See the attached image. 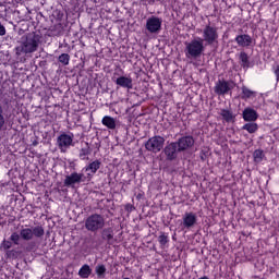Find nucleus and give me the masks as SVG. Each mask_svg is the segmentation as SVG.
Masks as SVG:
<instances>
[{"mask_svg": "<svg viewBox=\"0 0 279 279\" xmlns=\"http://www.w3.org/2000/svg\"><path fill=\"white\" fill-rule=\"evenodd\" d=\"M40 45V35L36 33H27L23 35L20 45L15 47V56H28V53H36Z\"/></svg>", "mask_w": 279, "mask_h": 279, "instance_id": "nucleus-1", "label": "nucleus"}, {"mask_svg": "<svg viewBox=\"0 0 279 279\" xmlns=\"http://www.w3.org/2000/svg\"><path fill=\"white\" fill-rule=\"evenodd\" d=\"M205 49L204 39L201 37L194 38L191 41H185V58L197 60V58H202Z\"/></svg>", "mask_w": 279, "mask_h": 279, "instance_id": "nucleus-2", "label": "nucleus"}, {"mask_svg": "<svg viewBox=\"0 0 279 279\" xmlns=\"http://www.w3.org/2000/svg\"><path fill=\"white\" fill-rule=\"evenodd\" d=\"M106 226V219L99 214H93L85 220V228L88 232H97Z\"/></svg>", "mask_w": 279, "mask_h": 279, "instance_id": "nucleus-3", "label": "nucleus"}, {"mask_svg": "<svg viewBox=\"0 0 279 279\" xmlns=\"http://www.w3.org/2000/svg\"><path fill=\"white\" fill-rule=\"evenodd\" d=\"M20 236L23 239V241H32L34 236H36V239H43V236H45V229L43 226H37L33 229L23 228L20 231Z\"/></svg>", "mask_w": 279, "mask_h": 279, "instance_id": "nucleus-4", "label": "nucleus"}, {"mask_svg": "<svg viewBox=\"0 0 279 279\" xmlns=\"http://www.w3.org/2000/svg\"><path fill=\"white\" fill-rule=\"evenodd\" d=\"M162 147H165V137L160 135H155L145 143V149H147V151H151L153 154L162 151Z\"/></svg>", "mask_w": 279, "mask_h": 279, "instance_id": "nucleus-5", "label": "nucleus"}, {"mask_svg": "<svg viewBox=\"0 0 279 279\" xmlns=\"http://www.w3.org/2000/svg\"><path fill=\"white\" fill-rule=\"evenodd\" d=\"M203 44L206 45H215L217 40H219V33L217 32V27L211 25H206L203 29Z\"/></svg>", "mask_w": 279, "mask_h": 279, "instance_id": "nucleus-6", "label": "nucleus"}, {"mask_svg": "<svg viewBox=\"0 0 279 279\" xmlns=\"http://www.w3.org/2000/svg\"><path fill=\"white\" fill-rule=\"evenodd\" d=\"M234 86H236L234 81L219 80L214 87V93L219 96L228 95V93L232 92Z\"/></svg>", "mask_w": 279, "mask_h": 279, "instance_id": "nucleus-7", "label": "nucleus"}, {"mask_svg": "<svg viewBox=\"0 0 279 279\" xmlns=\"http://www.w3.org/2000/svg\"><path fill=\"white\" fill-rule=\"evenodd\" d=\"M73 138H75L73 133H62L58 136L57 144L62 154H66V149L73 145Z\"/></svg>", "mask_w": 279, "mask_h": 279, "instance_id": "nucleus-8", "label": "nucleus"}, {"mask_svg": "<svg viewBox=\"0 0 279 279\" xmlns=\"http://www.w3.org/2000/svg\"><path fill=\"white\" fill-rule=\"evenodd\" d=\"M146 29L149 34H158L162 29V19L150 16L146 21Z\"/></svg>", "mask_w": 279, "mask_h": 279, "instance_id": "nucleus-9", "label": "nucleus"}, {"mask_svg": "<svg viewBox=\"0 0 279 279\" xmlns=\"http://www.w3.org/2000/svg\"><path fill=\"white\" fill-rule=\"evenodd\" d=\"M163 154L166 155L167 160L172 161L175 160V158H178V154H182V151H180L178 143L172 142L163 148Z\"/></svg>", "mask_w": 279, "mask_h": 279, "instance_id": "nucleus-10", "label": "nucleus"}, {"mask_svg": "<svg viewBox=\"0 0 279 279\" xmlns=\"http://www.w3.org/2000/svg\"><path fill=\"white\" fill-rule=\"evenodd\" d=\"M177 146L179 147V151H186L187 149H191L193 145H195V138L193 135H185L180 137L177 142Z\"/></svg>", "mask_w": 279, "mask_h": 279, "instance_id": "nucleus-11", "label": "nucleus"}, {"mask_svg": "<svg viewBox=\"0 0 279 279\" xmlns=\"http://www.w3.org/2000/svg\"><path fill=\"white\" fill-rule=\"evenodd\" d=\"M84 178V173L72 172L70 175H66L64 179V186H75V184H80L82 179Z\"/></svg>", "mask_w": 279, "mask_h": 279, "instance_id": "nucleus-12", "label": "nucleus"}, {"mask_svg": "<svg viewBox=\"0 0 279 279\" xmlns=\"http://www.w3.org/2000/svg\"><path fill=\"white\" fill-rule=\"evenodd\" d=\"M197 223V215L195 213H185L183 215V228L191 230Z\"/></svg>", "mask_w": 279, "mask_h": 279, "instance_id": "nucleus-13", "label": "nucleus"}, {"mask_svg": "<svg viewBox=\"0 0 279 279\" xmlns=\"http://www.w3.org/2000/svg\"><path fill=\"white\" fill-rule=\"evenodd\" d=\"M114 83L117 84V86H120L121 88H126L128 90H132L134 88L132 77L130 76H120L114 81Z\"/></svg>", "mask_w": 279, "mask_h": 279, "instance_id": "nucleus-14", "label": "nucleus"}, {"mask_svg": "<svg viewBox=\"0 0 279 279\" xmlns=\"http://www.w3.org/2000/svg\"><path fill=\"white\" fill-rule=\"evenodd\" d=\"M102 241H107L108 245H113L114 243V231L112 228L104 229L101 232Z\"/></svg>", "mask_w": 279, "mask_h": 279, "instance_id": "nucleus-15", "label": "nucleus"}, {"mask_svg": "<svg viewBox=\"0 0 279 279\" xmlns=\"http://www.w3.org/2000/svg\"><path fill=\"white\" fill-rule=\"evenodd\" d=\"M242 117L244 119V121H256L258 119V112H256V110L252 109V108H245L243 110Z\"/></svg>", "mask_w": 279, "mask_h": 279, "instance_id": "nucleus-16", "label": "nucleus"}, {"mask_svg": "<svg viewBox=\"0 0 279 279\" xmlns=\"http://www.w3.org/2000/svg\"><path fill=\"white\" fill-rule=\"evenodd\" d=\"M235 43L239 47H250L252 45V37L250 35H238L235 37Z\"/></svg>", "mask_w": 279, "mask_h": 279, "instance_id": "nucleus-17", "label": "nucleus"}, {"mask_svg": "<svg viewBox=\"0 0 279 279\" xmlns=\"http://www.w3.org/2000/svg\"><path fill=\"white\" fill-rule=\"evenodd\" d=\"M101 123H102V125H105L109 130H114L117 128V121L114 120V118L109 117V116H105L102 118Z\"/></svg>", "mask_w": 279, "mask_h": 279, "instance_id": "nucleus-18", "label": "nucleus"}, {"mask_svg": "<svg viewBox=\"0 0 279 279\" xmlns=\"http://www.w3.org/2000/svg\"><path fill=\"white\" fill-rule=\"evenodd\" d=\"M239 60L242 69H250V56L245 51L240 52Z\"/></svg>", "mask_w": 279, "mask_h": 279, "instance_id": "nucleus-19", "label": "nucleus"}, {"mask_svg": "<svg viewBox=\"0 0 279 279\" xmlns=\"http://www.w3.org/2000/svg\"><path fill=\"white\" fill-rule=\"evenodd\" d=\"M90 274H93V269L87 264L83 265L78 270L80 278H89Z\"/></svg>", "mask_w": 279, "mask_h": 279, "instance_id": "nucleus-20", "label": "nucleus"}, {"mask_svg": "<svg viewBox=\"0 0 279 279\" xmlns=\"http://www.w3.org/2000/svg\"><path fill=\"white\" fill-rule=\"evenodd\" d=\"M101 169V161L95 160L85 167V171H90V173H97Z\"/></svg>", "mask_w": 279, "mask_h": 279, "instance_id": "nucleus-21", "label": "nucleus"}, {"mask_svg": "<svg viewBox=\"0 0 279 279\" xmlns=\"http://www.w3.org/2000/svg\"><path fill=\"white\" fill-rule=\"evenodd\" d=\"M242 130H246L248 134H256L258 132V124L254 122L246 123L242 126Z\"/></svg>", "mask_w": 279, "mask_h": 279, "instance_id": "nucleus-22", "label": "nucleus"}, {"mask_svg": "<svg viewBox=\"0 0 279 279\" xmlns=\"http://www.w3.org/2000/svg\"><path fill=\"white\" fill-rule=\"evenodd\" d=\"M256 96V92L247 88V86H242V99H252Z\"/></svg>", "mask_w": 279, "mask_h": 279, "instance_id": "nucleus-23", "label": "nucleus"}, {"mask_svg": "<svg viewBox=\"0 0 279 279\" xmlns=\"http://www.w3.org/2000/svg\"><path fill=\"white\" fill-rule=\"evenodd\" d=\"M220 117H222V119L227 121V123H230V121L234 119V116L231 113V111L227 109H221Z\"/></svg>", "mask_w": 279, "mask_h": 279, "instance_id": "nucleus-24", "label": "nucleus"}, {"mask_svg": "<svg viewBox=\"0 0 279 279\" xmlns=\"http://www.w3.org/2000/svg\"><path fill=\"white\" fill-rule=\"evenodd\" d=\"M106 265L104 264H100V265H97L96 268H95V272H96V276H98V278H106Z\"/></svg>", "mask_w": 279, "mask_h": 279, "instance_id": "nucleus-25", "label": "nucleus"}, {"mask_svg": "<svg viewBox=\"0 0 279 279\" xmlns=\"http://www.w3.org/2000/svg\"><path fill=\"white\" fill-rule=\"evenodd\" d=\"M89 154H90V146H88V144H86V147L81 148L78 156H80L81 160H88V157H86V156H89Z\"/></svg>", "mask_w": 279, "mask_h": 279, "instance_id": "nucleus-26", "label": "nucleus"}, {"mask_svg": "<svg viewBox=\"0 0 279 279\" xmlns=\"http://www.w3.org/2000/svg\"><path fill=\"white\" fill-rule=\"evenodd\" d=\"M59 62L63 64V66H69V62H71V56L69 53H62L59 56Z\"/></svg>", "mask_w": 279, "mask_h": 279, "instance_id": "nucleus-27", "label": "nucleus"}, {"mask_svg": "<svg viewBox=\"0 0 279 279\" xmlns=\"http://www.w3.org/2000/svg\"><path fill=\"white\" fill-rule=\"evenodd\" d=\"M255 162H263V158H265V153L260 149H256L253 154Z\"/></svg>", "mask_w": 279, "mask_h": 279, "instance_id": "nucleus-28", "label": "nucleus"}, {"mask_svg": "<svg viewBox=\"0 0 279 279\" xmlns=\"http://www.w3.org/2000/svg\"><path fill=\"white\" fill-rule=\"evenodd\" d=\"M158 241H159L161 247H165V245H167V243H169V236H167L165 233H161L158 236Z\"/></svg>", "mask_w": 279, "mask_h": 279, "instance_id": "nucleus-29", "label": "nucleus"}, {"mask_svg": "<svg viewBox=\"0 0 279 279\" xmlns=\"http://www.w3.org/2000/svg\"><path fill=\"white\" fill-rule=\"evenodd\" d=\"M11 243H14V245H19V241H21V234L17 232H13L10 236Z\"/></svg>", "mask_w": 279, "mask_h": 279, "instance_id": "nucleus-30", "label": "nucleus"}, {"mask_svg": "<svg viewBox=\"0 0 279 279\" xmlns=\"http://www.w3.org/2000/svg\"><path fill=\"white\" fill-rule=\"evenodd\" d=\"M3 125H5V117H3V106L0 104V132L3 130Z\"/></svg>", "mask_w": 279, "mask_h": 279, "instance_id": "nucleus-31", "label": "nucleus"}, {"mask_svg": "<svg viewBox=\"0 0 279 279\" xmlns=\"http://www.w3.org/2000/svg\"><path fill=\"white\" fill-rule=\"evenodd\" d=\"M1 247L2 250L7 251V250H11L12 247V241L11 240H3L1 243Z\"/></svg>", "mask_w": 279, "mask_h": 279, "instance_id": "nucleus-32", "label": "nucleus"}, {"mask_svg": "<svg viewBox=\"0 0 279 279\" xmlns=\"http://www.w3.org/2000/svg\"><path fill=\"white\" fill-rule=\"evenodd\" d=\"M0 36H5V26L0 23Z\"/></svg>", "mask_w": 279, "mask_h": 279, "instance_id": "nucleus-33", "label": "nucleus"}, {"mask_svg": "<svg viewBox=\"0 0 279 279\" xmlns=\"http://www.w3.org/2000/svg\"><path fill=\"white\" fill-rule=\"evenodd\" d=\"M15 254H16V251H14V250H11V251H8V252H7V256H8L9 258H11V256H15Z\"/></svg>", "mask_w": 279, "mask_h": 279, "instance_id": "nucleus-34", "label": "nucleus"}, {"mask_svg": "<svg viewBox=\"0 0 279 279\" xmlns=\"http://www.w3.org/2000/svg\"><path fill=\"white\" fill-rule=\"evenodd\" d=\"M275 75L277 77V82H279V65H277V68L275 70Z\"/></svg>", "mask_w": 279, "mask_h": 279, "instance_id": "nucleus-35", "label": "nucleus"}, {"mask_svg": "<svg viewBox=\"0 0 279 279\" xmlns=\"http://www.w3.org/2000/svg\"><path fill=\"white\" fill-rule=\"evenodd\" d=\"M199 279H208V277H202V278H199Z\"/></svg>", "mask_w": 279, "mask_h": 279, "instance_id": "nucleus-36", "label": "nucleus"}]
</instances>
